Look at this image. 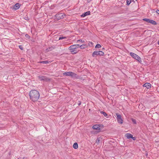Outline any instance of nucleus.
<instances>
[{"instance_id":"nucleus-3","label":"nucleus","mask_w":159,"mask_h":159,"mask_svg":"<svg viewBox=\"0 0 159 159\" xmlns=\"http://www.w3.org/2000/svg\"><path fill=\"white\" fill-rule=\"evenodd\" d=\"M130 55L132 57L137 60L139 62H141V58L137 54L133 52H130Z\"/></svg>"},{"instance_id":"nucleus-27","label":"nucleus","mask_w":159,"mask_h":159,"mask_svg":"<svg viewBox=\"0 0 159 159\" xmlns=\"http://www.w3.org/2000/svg\"><path fill=\"white\" fill-rule=\"evenodd\" d=\"M93 43L92 42H89V45H93Z\"/></svg>"},{"instance_id":"nucleus-6","label":"nucleus","mask_w":159,"mask_h":159,"mask_svg":"<svg viewBox=\"0 0 159 159\" xmlns=\"http://www.w3.org/2000/svg\"><path fill=\"white\" fill-rule=\"evenodd\" d=\"M143 20L144 21H145L148 23H151L153 25H156L157 24V23L155 21L153 20H150L147 18H144Z\"/></svg>"},{"instance_id":"nucleus-31","label":"nucleus","mask_w":159,"mask_h":159,"mask_svg":"<svg viewBox=\"0 0 159 159\" xmlns=\"http://www.w3.org/2000/svg\"><path fill=\"white\" fill-rule=\"evenodd\" d=\"M104 49H105V48H102V50H104Z\"/></svg>"},{"instance_id":"nucleus-20","label":"nucleus","mask_w":159,"mask_h":159,"mask_svg":"<svg viewBox=\"0 0 159 159\" xmlns=\"http://www.w3.org/2000/svg\"><path fill=\"white\" fill-rule=\"evenodd\" d=\"M40 63L43 64H47L48 63V61H42Z\"/></svg>"},{"instance_id":"nucleus-18","label":"nucleus","mask_w":159,"mask_h":159,"mask_svg":"<svg viewBox=\"0 0 159 159\" xmlns=\"http://www.w3.org/2000/svg\"><path fill=\"white\" fill-rule=\"evenodd\" d=\"M100 112L101 114H103L106 117H107V115L106 112H105L104 111H101Z\"/></svg>"},{"instance_id":"nucleus-33","label":"nucleus","mask_w":159,"mask_h":159,"mask_svg":"<svg viewBox=\"0 0 159 159\" xmlns=\"http://www.w3.org/2000/svg\"><path fill=\"white\" fill-rule=\"evenodd\" d=\"M158 44L159 45V41H158Z\"/></svg>"},{"instance_id":"nucleus-10","label":"nucleus","mask_w":159,"mask_h":159,"mask_svg":"<svg viewBox=\"0 0 159 159\" xmlns=\"http://www.w3.org/2000/svg\"><path fill=\"white\" fill-rule=\"evenodd\" d=\"M38 77L40 80L46 81L47 80V78L44 76H39Z\"/></svg>"},{"instance_id":"nucleus-25","label":"nucleus","mask_w":159,"mask_h":159,"mask_svg":"<svg viewBox=\"0 0 159 159\" xmlns=\"http://www.w3.org/2000/svg\"><path fill=\"white\" fill-rule=\"evenodd\" d=\"M19 48L21 49V50H23V48L22 47V46L21 45H20L19 46Z\"/></svg>"},{"instance_id":"nucleus-30","label":"nucleus","mask_w":159,"mask_h":159,"mask_svg":"<svg viewBox=\"0 0 159 159\" xmlns=\"http://www.w3.org/2000/svg\"><path fill=\"white\" fill-rule=\"evenodd\" d=\"M25 36H26V37H28V36H28V35H27V34H26V35H25Z\"/></svg>"},{"instance_id":"nucleus-34","label":"nucleus","mask_w":159,"mask_h":159,"mask_svg":"<svg viewBox=\"0 0 159 159\" xmlns=\"http://www.w3.org/2000/svg\"><path fill=\"white\" fill-rule=\"evenodd\" d=\"M17 159H20V158H18Z\"/></svg>"},{"instance_id":"nucleus-14","label":"nucleus","mask_w":159,"mask_h":159,"mask_svg":"<svg viewBox=\"0 0 159 159\" xmlns=\"http://www.w3.org/2000/svg\"><path fill=\"white\" fill-rule=\"evenodd\" d=\"M79 47L80 49H85L87 48V45L86 44H84L80 46L79 45Z\"/></svg>"},{"instance_id":"nucleus-32","label":"nucleus","mask_w":159,"mask_h":159,"mask_svg":"<svg viewBox=\"0 0 159 159\" xmlns=\"http://www.w3.org/2000/svg\"><path fill=\"white\" fill-rule=\"evenodd\" d=\"M81 104V102H80L79 104V105H80Z\"/></svg>"},{"instance_id":"nucleus-22","label":"nucleus","mask_w":159,"mask_h":159,"mask_svg":"<svg viewBox=\"0 0 159 159\" xmlns=\"http://www.w3.org/2000/svg\"><path fill=\"white\" fill-rule=\"evenodd\" d=\"M131 1V0H127V3L128 5H129Z\"/></svg>"},{"instance_id":"nucleus-28","label":"nucleus","mask_w":159,"mask_h":159,"mask_svg":"<svg viewBox=\"0 0 159 159\" xmlns=\"http://www.w3.org/2000/svg\"><path fill=\"white\" fill-rule=\"evenodd\" d=\"M132 138L133 140H135V138L134 137H133V136L131 138Z\"/></svg>"},{"instance_id":"nucleus-21","label":"nucleus","mask_w":159,"mask_h":159,"mask_svg":"<svg viewBox=\"0 0 159 159\" xmlns=\"http://www.w3.org/2000/svg\"><path fill=\"white\" fill-rule=\"evenodd\" d=\"M79 42H80L82 43H83L84 42V40H83L81 39L78 40L77 41V42L78 43Z\"/></svg>"},{"instance_id":"nucleus-29","label":"nucleus","mask_w":159,"mask_h":159,"mask_svg":"<svg viewBox=\"0 0 159 159\" xmlns=\"http://www.w3.org/2000/svg\"><path fill=\"white\" fill-rule=\"evenodd\" d=\"M92 0H88V2H90Z\"/></svg>"},{"instance_id":"nucleus-11","label":"nucleus","mask_w":159,"mask_h":159,"mask_svg":"<svg viewBox=\"0 0 159 159\" xmlns=\"http://www.w3.org/2000/svg\"><path fill=\"white\" fill-rule=\"evenodd\" d=\"M90 11H88L84 13V14H83L81 15V17H84L88 15H89L90 14Z\"/></svg>"},{"instance_id":"nucleus-12","label":"nucleus","mask_w":159,"mask_h":159,"mask_svg":"<svg viewBox=\"0 0 159 159\" xmlns=\"http://www.w3.org/2000/svg\"><path fill=\"white\" fill-rule=\"evenodd\" d=\"M143 86L146 87L148 89H149L151 87V84L149 83H147L143 85Z\"/></svg>"},{"instance_id":"nucleus-8","label":"nucleus","mask_w":159,"mask_h":159,"mask_svg":"<svg viewBox=\"0 0 159 159\" xmlns=\"http://www.w3.org/2000/svg\"><path fill=\"white\" fill-rule=\"evenodd\" d=\"M64 75H66L71 77H75V74L71 72H65L63 73Z\"/></svg>"},{"instance_id":"nucleus-15","label":"nucleus","mask_w":159,"mask_h":159,"mask_svg":"<svg viewBox=\"0 0 159 159\" xmlns=\"http://www.w3.org/2000/svg\"><path fill=\"white\" fill-rule=\"evenodd\" d=\"M125 136L127 139H129L132 137V135L130 134H125Z\"/></svg>"},{"instance_id":"nucleus-9","label":"nucleus","mask_w":159,"mask_h":159,"mask_svg":"<svg viewBox=\"0 0 159 159\" xmlns=\"http://www.w3.org/2000/svg\"><path fill=\"white\" fill-rule=\"evenodd\" d=\"M102 127L103 126L101 125H94L92 128L94 129H98V130H100V127Z\"/></svg>"},{"instance_id":"nucleus-24","label":"nucleus","mask_w":159,"mask_h":159,"mask_svg":"<svg viewBox=\"0 0 159 159\" xmlns=\"http://www.w3.org/2000/svg\"><path fill=\"white\" fill-rule=\"evenodd\" d=\"M132 121L134 123L136 124V121L134 119H132Z\"/></svg>"},{"instance_id":"nucleus-26","label":"nucleus","mask_w":159,"mask_h":159,"mask_svg":"<svg viewBox=\"0 0 159 159\" xmlns=\"http://www.w3.org/2000/svg\"><path fill=\"white\" fill-rule=\"evenodd\" d=\"M156 12L159 15V10H157L156 11Z\"/></svg>"},{"instance_id":"nucleus-13","label":"nucleus","mask_w":159,"mask_h":159,"mask_svg":"<svg viewBox=\"0 0 159 159\" xmlns=\"http://www.w3.org/2000/svg\"><path fill=\"white\" fill-rule=\"evenodd\" d=\"M20 4L18 3H16L13 7V8L15 10L18 9L20 7Z\"/></svg>"},{"instance_id":"nucleus-7","label":"nucleus","mask_w":159,"mask_h":159,"mask_svg":"<svg viewBox=\"0 0 159 159\" xmlns=\"http://www.w3.org/2000/svg\"><path fill=\"white\" fill-rule=\"evenodd\" d=\"M65 16V15L63 13L57 14L55 15V17L58 20L63 18Z\"/></svg>"},{"instance_id":"nucleus-16","label":"nucleus","mask_w":159,"mask_h":159,"mask_svg":"<svg viewBox=\"0 0 159 159\" xmlns=\"http://www.w3.org/2000/svg\"><path fill=\"white\" fill-rule=\"evenodd\" d=\"M73 148H74L75 149H77L78 148V144L77 143H75L73 146Z\"/></svg>"},{"instance_id":"nucleus-19","label":"nucleus","mask_w":159,"mask_h":159,"mask_svg":"<svg viewBox=\"0 0 159 159\" xmlns=\"http://www.w3.org/2000/svg\"><path fill=\"white\" fill-rule=\"evenodd\" d=\"M101 47V46L99 44H97L95 47V48H99Z\"/></svg>"},{"instance_id":"nucleus-2","label":"nucleus","mask_w":159,"mask_h":159,"mask_svg":"<svg viewBox=\"0 0 159 159\" xmlns=\"http://www.w3.org/2000/svg\"><path fill=\"white\" fill-rule=\"evenodd\" d=\"M79 47V45L78 44L72 45L69 48V49L70 50L71 52L73 53H76L78 51H76L75 49Z\"/></svg>"},{"instance_id":"nucleus-4","label":"nucleus","mask_w":159,"mask_h":159,"mask_svg":"<svg viewBox=\"0 0 159 159\" xmlns=\"http://www.w3.org/2000/svg\"><path fill=\"white\" fill-rule=\"evenodd\" d=\"M104 54V53L102 51H95L93 53L92 56L93 57H94L95 55L103 56Z\"/></svg>"},{"instance_id":"nucleus-5","label":"nucleus","mask_w":159,"mask_h":159,"mask_svg":"<svg viewBox=\"0 0 159 159\" xmlns=\"http://www.w3.org/2000/svg\"><path fill=\"white\" fill-rule=\"evenodd\" d=\"M117 116L116 119L117 122L120 124H122L123 123V120L120 115L118 113L116 114Z\"/></svg>"},{"instance_id":"nucleus-17","label":"nucleus","mask_w":159,"mask_h":159,"mask_svg":"<svg viewBox=\"0 0 159 159\" xmlns=\"http://www.w3.org/2000/svg\"><path fill=\"white\" fill-rule=\"evenodd\" d=\"M53 47H50L48 48H47L46 49V51L47 52L50 51L52 50L53 49Z\"/></svg>"},{"instance_id":"nucleus-23","label":"nucleus","mask_w":159,"mask_h":159,"mask_svg":"<svg viewBox=\"0 0 159 159\" xmlns=\"http://www.w3.org/2000/svg\"><path fill=\"white\" fill-rule=\"evenodd\" d=\"M65 38H66V37H60L59 38V40L62 39H65Z\"/></svg>"},{"instance_id":"nucleus-1","label":"nucleus","mask_w":159,"mask_h":159,"mask_svg":"<svg viewBox=\"0 0 159 159\" xmlns=\"http://www.w3.org/2000/svg\"><path fill=\"white\" fill-rule=\"evenodd\" d=\"M30 99L34 102L37 101L39 99L40 95L39 92L36 90L31 91L29 93Z\"/></svg>"}]
</instances>
